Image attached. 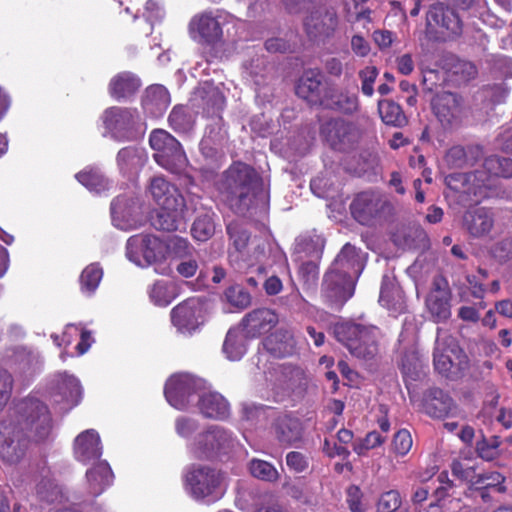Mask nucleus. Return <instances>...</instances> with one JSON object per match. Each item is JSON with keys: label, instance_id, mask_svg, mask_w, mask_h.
I'll return each mask as SVG.
<instances>
[{"label": "nucleus", "instance_id": "nucleus-1", "mask_svg": "<svg viewBox=\"0 0 512 512\" xmlns=\"http://www.w3.org/2000/svg\"><path fill=\"white\" fill-rule=\"evenodd\" d=\"M227 201L238 214L245 215L250 209L263 205V184L255 171L244 163L233 164L224 175Z\"/></svg>", "mask_w": 512, "mask_h": 512}, {"label": "nucleus", "instance_id": "nucleus-2", "mask_svg": "<svg viewBox=\"0 0 512 512\" xmlns=\"http://www.w3.org/2000/svg\"><path fill=\"white\" fill-rule=\"evenodd\" d=\"M336 339L356 358L370 360L379 352L381 331L371 324L346 322L334 328Z\"/></svg>", "mask_w": 512, "mask_h": 512}, {"label": "nucleus", "instance_id": "nucleus-3", "mask_svg": "<svg viewBox=\"0 0 512 512\" xmlns=\"http://www.w3.org/2000/svg\"><path fill=\"white\" fill-rule=\"evenodd\" d=\"M186 489L197 501L206 504L216 502L226 490L224 475L207 465H193L186 474Z\"/></svg>", "mask_w": 512, "mask_h": 512}, {"label": "nucleus", "instance_id": "nucleus-4", "mask_svg": "<svg viewBox=\"0 0 512 512\" xmlns=\"http://www.w3.org/2000/svg\"><path fill=\"white\" fill-rule=\"evenodd\" d=\"M149 143L154 151V159L161 167L173 173H180L185 169L187 157L178 140L167 131H152Z\"/></svg>", "mask_w": 512, "mask_h": 512}, {"label": "nucleus", "instance_id": "nucleus-5", "mask_svg": "<svg viewBox=\"0 0 512 512\" xmlns=\"http://www.w3.org/2000/svg\"><path fill=\"white\" fill-rule=\"evenodd\" d=\"M205 388V381L188 373L171 376L166 382L164 394L171 406L188 408Z\"/></svg>", "mask_w": 512, "mask_h": 512}, {"label": "nucleus", "instance_id": "nucleus-6", "mask_svg": "<svg viewBox=\"0 0 512 512\" xmlns=\"http://www.w3.org/2000/svg\"><path fill=\"white\" fill-rule=\"evenodd\" d=\"M164 252L163 242L151 234H137L127 240L126 257L140 267H147L162 259Z\"/></svg>", "mask_w": 512, "mask_h": 512}, {"label": "nucleus", "instance_id": "nucleus-7", "mask_svg": "<svg viewBox=\"0 0 512 512\" xmlns=\"http://www.w3.org/2000/svg\"><path fill=\"white\" fill-rule=\"evenodd\" d=\"M235 444L232 433L224 427L213 425L200 433L190 445V451L197 458H209L225 453Z\"/></svg>", "mask_w": 512, "mask_h": 512}, {"label": "nucleus", "instance_id": "nucleus-8", "mask_svg": "<svg viewBox=\"0 0 512 512\" xmlns=\"http://www.w3.org/2000/svg\"><path fill=\"white\" fill-rule=\"evenodd\" d=\"M491 175L484 168L473 173H453L445 178L446 185L453 191L466 195L468 200L478 202L485 197V189L489 187Z\"/></svg>", "mask_w": 512, "mask_h": 512}, {"label": "nucleus", "instance_id": "nucleus-9", "mask_svg": "<svg viewBox=\"0 0 512 512\" xmlns=\"http://www.w3.org/2000/svg\"><path fill=\"white\" fill-rule=\"evenodd\" d=\"M227 15L222 11H204L195 15L190 21V33L193 39L201 43L214 44L222 39Z\"/></svg>", "mask_w": 512, "mask_h": 512}, {"label": "nucleus", "instance_id": "nucleus-10", "mask_svg": "<svg viewBox=\"0 0 512 512\" xmlns=\"http://www.w3.org/2000/svg\"><path fill=\"white\" fill-rule=\"evenodd\" d=\"M452 294L443 277H435L431 290L425 299V307L432 321L445 322L451 317Z\"/></svg>", "mask_w": 512, "mask_h": 512}, {"label": "nucleus", "instance_id": "nucleus-11", "mask_svg": "<svg viewBox=\"0 0 512 512\" xmlns=\"http://www.w3.org/2000/svg\"><path fill=\"white\" fill-rule=\"evenodd\" d=\"M28 436L20 429L0 425V458L5 464L16 465L26 455Z\"/></svg>", "mask_w": 512, "mask_h": 512}, {"label": "nucleus", "instance_id": "nucleus-12", "mask_svg": "<svg viewBox=\"0 0 512 512\" xmlns=\"http://www.w3.org/2000/svg\"><path fill=\"white\" fill-rule=\"evenodd\" d=\"M19 409L26 415L30 434L35 441H43L51 432V417L47 406L41 401L28 398L24 400Z\"/></svg>", "mask_w": 512, "mask_h": 512}, {"label": "nucleus", "instance_id": "nucleus-13", "mask_svg": "<svg viewBox=\"0 0 512 512\" xmlns=\"http://www.w3.org/2000/svg\"><path fill=\"white\" fill-rule=\"evenodd\" d=\"M171 321L180 333L190 334L204 323L203 304L198 298H189L171 311Z\"/></svg>", "mask_w": 512, "mask_h": 512}, {"label": "nucleus", "instance_id": "nucleus-14", "mask_svg": "<svg viewBox=\"0 0 512 512\" xmlns=\"http://www.w3.org/2000/svg\"><path fill=\"white\" fill-rule=\"evenodd\" d=\"M354 288V281L328 271L322 283V297L329 305L339 309L353 296Z\"/></svg>", "mask_w": 512, "mask_h": 512}, {"label": "nucleus", "instance_id": "nucleus-15", "mask_svg": "<svg viewBox=\"0 0 512 512\" xmlns=\"http://www.w3.org/2000/svg\"><path fill=\"white\" fill-rule=\"evenodd\" d=\"M389 205L387 199L380 193L366 191L357 195L351 204L354 218L361 224H369Z\"/></svg>", "mask_w": 512, "mask_h": 512}, {"label": "nucleus", "instance_id": "nucleus-16", "mask_svg": "<svg viewBox=\"0 0 512 512\" xmlns=\"http://www.w3.org/2000/svg\"><path fill=\"white\" fill-rule=\"evenodd\" d=\"M427 25L438 32L444 38L457 36L462 31L461 21L453 9L445 7L442 3H436L430 7L427 14Z\"/></svg>", "mask_w": 512, "mask_h": 512}, {"label": "nucleus", "instance_id": "nucleus-17", "mask_svg": "<svg viewBox=\"0 0 512 512\" xmlns=\"http://www.w3.org/2000/svg\"><path fill=\"white\" fill-rule=\"evenodd\" d=\"M324 243L323 240L316 236L315 239H301L296 243L295 250L297 253H306L311 260L302 263L299 273L304 282L308 285L315 284L318 279L317 260L321 258Z\"/></svg>", "mask_w": 512, "mask_h": 512}, {"label": "nucleus", "instance_id": "nucleus-18", "mask_svg": "<svg viewBox=\"0 0 512 512\" xmlns=\"http://www.w3.org/2000/svg\"><path fill=\"white\" fill-rule=\"evenodd\" d=\"M435 116L445 128L457 126L462 117L460 98L451 92H441L432 101Z\"/></svg>", "mask_w": 512, "mask_h": 512}, {"label": "nucleus", "instance_id": "nucleus-19", "mask_svg": "<svg viewBox=\"0 0 512 512\" xmlns=\"http://www.w3.org/2000/svg\"><path fill=\"white\" fill-rule=\"evenodd\" d=\"M52 398L57 404H63L62 409L70 410L79 404L82 398V387L77 378L66 373L55 377Z\"/></svg>", "mask_w": 512, "mask_h": 512}, {"label": "nucleus", "instance_id": "nucleus-20", "mask_svg": "<svg viewBox=\"0 0 512 512\" xmlns=\"http://www.w3.org/2000/svg\"><path fill=\"white\" fill-rule=\"evenodd\" d=\"M363 257L356 247L347 243L335 258L329 271L343 275L347 280L356 281L363 270Z\"/></svg>", "mask_w": 512, "mask_h": 512}, {"label": "nucleus", "instance_id": "nucleus-21", "mask_svg": "<svg viewBox=\"0 0 512 512\" xmlns=\"http://www.w3.org/2000/svg\"><path fill=\"white\" fill-rule=\"evenodd\" d=\"M338 26V15L333 7L321 6L305 20L307 33L313 37L331 36Z\"/></svg>", "mask_w": 512, "mask_h": 512}, {"label": "nucleus", "instance_id": "nucleus-22", "mask_svg": "<svg viewBox=\"0 0 512 512\" xmlns=\"http://www.w3.org/2000/svg\"><path fill=\"white\" fill-rule=\"evenodd\" d=\"M199 200L196 197H191L189 202L181 201L180 205L174 209H166L160 207L156 216L153 218L152 224L156 229L163 231H176L179 229L184 219L185 210L192 209L194 212L199 210Z\"/></svg>", "mask_w": 512, "mask_h": 512}, {"label": "nucleus", "instance_id": "nucleus-23", "mask_svg": "<svg viewBox=\"0 0 512 512\" xmlns=\"http://www.w3.org/2000/svg\"><path fill=\"white\" fill-rule=\"evenodd\" d=\"M329 88L323 84V76L318 71H307L300 78L296 94L307 101L310 105L322 106L325 99V92Z\"/></svg>", "mask_w": 512, "mask_h": 512}, {"label": "nucleus", "instance_id": "nucleus-24", "mask_svg": "<svg viewBox=\"0 0 512 512\" xmlns=\"http://www.w3.org/2000/svg\"><path fill=\"white\" fill-rule=\"evenodd\" d=\"M74 457L83 464H94L102 455L99 434L88 429L80 433L74 440Z\"/></svg>", "mask_w": 512, "mask_h": 512}, {"label": "nucleus", "instance_id": "nucleus-25", "mask_svg": "<svg viewBox=\"0 0 512 512\" xmlns=\"http://www.w3.org/2000/svg\"><path fill=\"white\" fill-rule=\"evenodd\" d=\"M494 226V215L484 207L469 209L463 216V227L473 238L488 236Z\"/></svg>", "mask_w": 512, "mask_h": 512}, {"label": "nucleus", "instance_id": "nucleus-26", "mask_svg": "<svg viewBox=\"0 0 512 512\" xmlns=\"http://www.w3.org/2000/svg\"><path fill=\"white\" fill-rule=\"evenodd\" d=\"M138 119L139 115L136 110L122 107H110L102 115L106 129L114 137H118L123 132L131 129Z\"/></svg>", "mask_w": 512, "mask_h": 512}, {"label": "nucleus", "instance_id": "nucleus-27", "mask_svg": "<svg viewBox=\"0 0 512 512\" xmlns=\"http://www.w3.org/2000/svg\"><path fill=\"white\" fill-rule=\"evenodd\" d=\"M277 323L278 315L268 308H259L249 312L241 322L246 336L252 338L269 332Z\"/></svg>", "mask_w": 512, "mask_h": 512}, {"label": "nucleus", "instance_id": "nucleus-28", "mask_svg": "<svg viewBox=\"0 0 512 512\" xmlns=\"http://www.w3.org/2000/svg\"><path fill=\"white\" fill-rule=\"evenodd\" d=\"M321 135L334 149H341L344 145L352 142L354 138V127L350 122L340 118L326 121L321 126Z\"/></svg>", "mask_w": 512, "mask_h": 512}, {"label": "nucleus", "instance_id": "nucleus-29", "mask_svg": "<svg viewBox=\"0 0 512 512\" xmlns=\"http://www.w3.org/2000/svg\"><path fill=\"white\" fill-rule=\"evenodd\" d=\"M149 191L159 207L166 209L175 210L181 201H185L178 189L162 176H156L151 179Z\"/></svg>", "mask_w": 512, "mask_h": 512}, {"label": "nucleus", "instance_id": "nucleus-30", "mask_svg": "<svg viewBox=\"0 0 512 512\" xmlns=\"http://www.w3.org/2000/svg\"><path fill=\"white\" fill-rule=\"evenodd\" d=\"M460 352L454 339L450 336H441L440 329L435 342L433 361L435 369L441 374H447L453 367V360Z\"/></svg>", "mask_w": 512, "mask_h": 512}, {"label": "nucleus", "instance_id": "nucleus-31", "mask_svg": "<svg viewBox=\"0 0 512 512\" xmlns=\"http://www.w3.org/2000/svg\"><path fill=\"white\" fill-rule=\"evenodd\" d=\"M379 303L393 314L403 313L406 309V301L403 291L396 283L395 278L384 275L382 278Z\"/></svg>", "mask_w": 512, "mask_h": 512}, {"label": "nucleus", "instance_id": "nucleus-32", "mask_svg": "<svg viewBox=\"0 0 512 512\" xmlns=\"http://www.w3.org/2000/svg\"><path fill=\"white\" fill-rule=\"evenodd\" d=\"M322 107L342 114L353 115L359 110V99L355 93L329 88L325 92Z\"/></svg>", "mask_w": 512, "mask_h": 512}, {"label": "nucleus", "instance_id": "nucleus-33", "mask_svg": "<svg viewBox=\"0 0 512 512\" xmlns=\"http://www.w3.org/2000/svg\"><path fill=\"white\" fill-rule=\"evenodd\" d=\"M138 214V207L126 198L117 197L111 203L113 224L121 230H129L136 227L139 222Z\"/></svg>", "mask_w": 512, "mask_h": 512}, {"label": "nucleus", "instance_id": "nucleus-34", "mask_svg": "<svg viewBox=\"0 0 512 512\" xmlns=\"http://www.w3.org/2000/svg\"><path fill=\"white\" fill-rule=\"evenodd\" d=\"M272 431L280 443L291 445L301 439L303 428L299 419L280 414L272 424Z\"/></svg>", "mask_w": 512, "mask_h": 512}, {"label": "nucleus", "instance_id": "nucleus-35", "mask_svg": "<svg viewBox=\"0 0 512 512\" xmlns=\"http://www.w3.org/2000/svg\"><path fill=\"white\" fill-rule=\"evenodd\" d=\"M197 399L199 410L205 417L224 419L229 415V404L221 394L204 388Z\"/></svg>", "mask_w": 512, "mask_h": 512}, {"label": "nucleus", "instance_id": "nucleus-36", "mask_svg": "<svg viewBox=\"0 0 512 512\" xmlns=\"http://www.w3.org/2000/svg\"><path fill=\"white\" fill-rule=\"evenodd\" d=\"M87 491L91 496L100 495L112 484L113 473L106 461H98L86 472Z\"/></svg>", "mask_w": 512, "mask_h": 512}, {"label": "nucleus", "instance_id": "nucleus-37", "mask_svg": "<svg viewBox=\"0 0 512 512\" xmlns=\"http://www.w3.org/2000/svg\"><path fill=\"white\" fill-rule=\"evenodd\" d=\"M295 344L293 333L287 328L277 329L264 342L266 350L278 358L292 354Z\"/></svg>", "mask_w": 512, "mask_h": 512}, {"label": "nucleus", "instance_id": "nucleus-38", "mask_svg": "<svg viewBox=\"0 0 512 512\" xmlns=\"http://www.w3.org/2000/svg\"><path fill=\"white\" fill-rule=\"evenodd\" d=\"M147 162L144 149L138 147H125L117 154V165L124 175L137 174Z\"/></svg>", "mask_w": 512, "mask_h": 512}, {"label": "nucleus", "instance_id": "nucleus-39", "mask_svg": "<svg viewBox=\"0 0 512 512\" xmlns=\"http://www.w3.org/2000/svg\"><path fill=\"white\" fill-rule=\"evenodd\" d=\"M168 90L162 85H153L146 90L142 101L143 108L153 117H160L170 105Z\"/></svg>", "mask_w": 512, "mask_h": 512}, {"label": "nucleus", "instance_id": "nucleus-40", "mask_svg": "<svg viewBox=\"0 0 512 512\" xmlns=\"http://www.w3.org/2000/svg\"><path fill=\"white\" fill-rule=\"evenodd\" d=\"M423 407L428 415L442 418L451 412L453 401L450 396L441 389L433 388L428 390L425 394Z\"/></svg>", "mask_w": 512, "mask_h": 512}, {"label": "nucleus", "instance_id": "nucleus-41", "mask_svg": "<svg viewBox=\"0 0 512 512\" xmlns=\"http://www.w3.org/2000/svg\"><path fill=\"white\" fill-rule=\"evenodd\" d=\"M140 87L139 79L128 72H122L113 77L109 83V93L115 99L128 97Z\"/></svg>", "mask_w": 512, "mask_h": 512}, {"label": "nucleus", "instance_id": "nucleus-42", "mask_svg": "<svg viewBox=\"0 0 512 512\" xmlns=\"http://www.w3.org/2000/svg\"><path fill=\"white\" fill-rule=\"evenodd\" d=\"M480 156L481 150L478 147L465 149L462 146H453L447 151L445 161L451 168H464L472 166Z\"/></svg>", "mask_w": 512, "mask_h": 512}, {"label": "nucleus", "instance_id": "nucleus-43", "mask_svg": "<svg viewBox=\"0 0 512 512\" xmlns=\"http://www.w3.org/2000/svg\"><path fill=\"white\" fill-rule=\"evenodd\" d=\"M168 121L174 131L189 133L194 128L195 114L188 107L177 105L172 109Z\"/></svg>", "mask_w": 512, "mask_h": 512}, {"label": "nucleus", "instance_id": "nucleus-44", "mask_svg": "<svg viewBox=\"0 0 512 512\" xmlns=\"http://www.w3.org/2000/svg\"><path fill=\"white\" fill-rule=\"evenodd\" d=\"M76 179L91 192L100 194L109 190L110 181L96 168H86L76 174Z\"/></svg>", "mask_w": 512, "mask_h": 512}, {"label": "nucleus", "instance_id": "nucleus-45", "mask_svg": "<svg viewBox=\"0 0 512 512\" xmlns=\"http://www.w3.org/2000/svg\"><path fill=\"white\" fill-rule=\"evenodd\" d=\"M223 352L232 361L240 360L246 353L244 335L239 329L232 328L228 331L223 344Z\"/></svg>", "mask_w": 512, "mask_h": 512}, {"label": "nucleus", "instance_id": "nucleus-46", "mask_svg": "<svg viewBox=\"0 0 512 512\" xmlns=\"http://www.w3.org/2000/svg\"><path fill=\"white\" fill-rule=\"evenodd\" d=\"M191 231L195 239L199 241L208 240L215 232L213 213L201 206V211L195 219Z\"/></svg>", "mask_w": 512, "mask_h": 512}, {"label": "nucleus", "instance_id": "nucleus-47", "mask_svg": "<svg viewBox=\"0 0 512 512\" xmlns=\"http://www.w3.org/2000/svg\"><path fill=\"white\" fill-rule=\"evenodd\" d=\"M36 495L41 501L47 503L56 502L61 497L60 489L50 477L48 469H43L41 478L37 480Z\"/></svg>", "mask_w": 512, "mask_h": 512}, {"label": "nucleus", "instance_id": "nucleus-48", "mask_svg": "<svg viewBox=\"0 0 512 512\" xmlns=\"http://www.w3.org/2000/svg\"><path fill=\"white\" fill-rule=\"evenodd\" d=\"M378 112L382 121L387 125L400 127L407 121L401 107L391 100L379 101Z\"/></svg>", "mask_w": 512, "mask_h": 512}, {"label": "nucleus", "instance_id": "nucleus-49", "mask_svg": "<svg viewBox=\"0 0 512 512\" xmlns=\"http://www.w3.org/2000/svg\"><path fill=\"white\" fill-rule=\"evenodd\" d=\"M226 230L235 252L242 256L248 246L250 233L244 224L238 221L230 222Z\"/></svg>", "mask_w": 512, "mask_h": 512}, {"label": "nucleus", "instance_id": "nucleus-50", "mask_svg": "<svg viewBox=\"0 0 512 512\" xmlns=\"http://www.w3.org/2000/svg\"><path fill=\"white\" fill-rule=\"evenodd\" d=\"M197 93L207 106L208 112L211 111L214 114L223 109L225 97L217 87L209 83H204Z\"/></svg>", "mask_w": 512, "mask_h": 512}, {"label": "nucleus", "instance_id": "nucleus-51", "mask_svg": "<svg viewBox=\"0 0 512 512\" xmlns=\"http://www.w3.org/2000/svg\"><path fill=\"white\" fill-rule=\"evenodd\" d=\"M451 470L454 476L469 482L474 487L478 473L476 472L477 466L471 459L462 457L454 460Z\"/></svg>", "mask_w": 512, "mask_h": 512}, {"label": "nucleus", "instance_id": "nucleus-52", "mask_svg": "<svg viewBox=\"0 0 512 512\" xmlns=\"http://www.w3.org/2000/svg\"><path fill=\"white\" fill-rule=\"evenodd\" d=\"M484 168L489 172L491 177H512V159L510 158L499 157L496 155L490 156L485 159Z\"/></svg>", "mask_w": 512, "mask_h": 512}, {"label": "nucleus", "instance_id": "nucleus-53", "mask_svg": "<svg viewBox=\"0 0 512 512\" xmlns=\"http://www.w3.org/2000/svg\"><path fill=\"white\" fill-rule=\"evenodd\" d=\"M102 276L103 271L98 265L91 264L87 266L80 276L81 291L91 295L97 289Z\"/></svg>", "mask_w": 512, "mask_h": 512}, {"label": "nucleus", "instance_id": "nucleus-54", "mask_svg": "<svg viewBox=\"0 0 512 512\" xmlns=\"http://www.w3.org/2000/svg\"><path fill=\"white\" fill-rule=\"evenodd\" d=\"M251 474L263 481L274 482L279 478L277 469L269 462L252 459L249 464Z\"/></svg>", "mask_w": 512, "mask_h": 512}, {"label": "nucleus", "instance_id": "nucleus-55", "mask_svg": "<svg viewBox=\"0 0 512 512\" xmlns=\"http://www.w3.org/2000/svg\"><path fill=\"white\" fill-rule=\"evenodd\" d=\"M253 512H288L272 493L261 494L254 503Z\"/></svg>", "mask_w": 512, "mask_h": 512}, {"label": "nucleus", "instance_id": "nucleus-56", "mask_svg": "<svg viewBox=\"0 0 512 512\" xmlns=\"http://www.w3.org/2000/svg\"><path fill=\"white\" fill-rule=\"evenodd\" d=\"M225 298L232 306L245 309L251 304L250 294L241 286L234 285L225 291Z\"/></svg>", "mask_w": 512, "mask_h": 512}, {"label": "nucleus", "instance_id": "nucleus-57", "mask_svg": "<svg viewBox=\"0 0 512 512\" xmlns=\"http://www.w3.org/2000/svg\"><path fill=\"white\" fill-rule=\"evenodd\" d=\"M225 136L226 131L222 128L221 118L214 119L213 123L206 128L205 136L201 141V147L204 149L211 144L215 145L222 141Z\"/></svg>", "mask_w": 512, "mask_h": 512}, {"label": "nucleus", "instance_id": "nucleus-58", "mask_svg": "<svg viewBox=\"0 0 512 512\" xmlns=\"http://www.w3.org/2000/svg\"><path fill=\"white\" fill-rule=\"evenodd\" d=\"M384 441L385 438L377 431H372L369 432L360 442L355 443L353 449L358 455H364L368 450L382 445Z\"/></svg>", "mask_w": 512, "mask_h": 512}, {"label": "nucleus", "instance_id": "nucleus-59", "mask_svg": "<svg viewBox=\"0 0 512 512\" xmlns=\"http://www.w3.org/2000/svg\"><path fill=\"white\" fill-rule=\"evenodd\" d=\"M378 76V70L374 66H366L359 71L361 80V91L364 95L371 97L374 93V82Z\"/></svg>", "mask_w": 512, "mask_h": 512}, {"label": "nucleus", "instance_id": "nucleus-60", "mask_svg": "<svg viewBox=\"0 0 512 512\" xmlns=\"http://www.w3.org/2000/svg\"><path fill=\"white\" fill-rule=\"evenodd\" d=\"M401 505V497L398 491L390 490L383 493L378 502L380 512H395Z\"/></svg>", "mask_w": 512, "mask_h": 512}, {"label": "nucleus", "instance_id": "nucleus-61", "mask_svg": "<svg viewBox=\"0 0 512 512\" xmlns=\"http://www.w3.org/2000/svg\"><path fill=\"white\" fill-rule=\"evenodd\" d=\"M412 444L410 432L406 429H401L394 436L393 450L398 455L404 456L410 451Z\"/></svg>", "mask_w": 512, "mask_h": 512}, {"label": "nucleus", "instance_id": "nucleus-62", "mask_svg": "<svg viewBox=\"0 0 512 512\" xmlns=\"http://www.w3.org/2000/svg\"><path fill=\"white\" fill-rule=\"evenodd\" d=\"M150 299L158 306H167L171 302V295L164 282L158 281L149 290Z\"/></svg>", "mask_w": 512, "mask_h": 512}, {"label": "nucleus", "instance_id": "nucleus-63", "mask_svg": "<svg viewBox=\"0 0 512 512\" xmlns=\"http://www.w3.org/2000/svg\"><path fill=\"white\" fill-rule=\"evenodd\" d=\"M504 481V477L496 472L478 473L474 487L476 489H486L490 487H497Z\"/></svg>", "mask_w": 512, "mask_h": 512}, {"label": "nucleus", "instance_id": "nucleus-64", "mask_svg": "<svg viewBox=\"0 0 512 512\" xmlns=\"http://www.w3.org/2000/svg\"><path fill=\"white\" fill-rule=\"evenodd\" d=\"M286 464L290 470L301 473L304 472L308 466V458L298 451H291L286 455Z\"/></svg>", "mask_w": 512, "mask_h": 512}]
</instances>
